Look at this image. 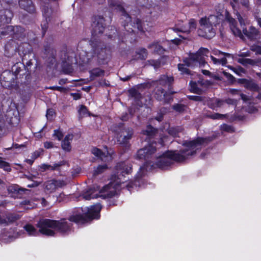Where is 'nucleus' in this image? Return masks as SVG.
Listing matches in <instances>:
<instances>
[{
	"label": "nucleus",
	"instance_id": "51",
	"mask_svg": "<svg viewBox=\"0 0 261 261\" xmlns=\"http://www.w3.org/2000/svg\"><path fill=\"white\" fill-rule=\"evenodd\" d=\"M189 98L191 100H193L194 101H199L202 100V97L199 96H190Z\"/></svg>",
	"mask_w": 261,
	"mask_h": 261
},
{
	"label": "nucleus",
	"instance_id": "45",
	"mask_svg": "<svg viewBox=\"0 0 261 261\" xmlns=\"http://www.w3.org/2000/svg\"><path fill=\"white\" fill-rule=\"evenodd\" d=\"M221 129L223 131L228 132H231L233 131V128L231 127V126L223 124L221 125Z\"/></svg>",
	"mask_w": 261,
	"mask_h": 261
},
{
	"label": "nucleus",
	"instance_id": "50",
	"mask_svg": "<svg viewBox=\"0 0 261 261\" xmlns=\"http://www.w3.org/2000/svg\"><path fill=\"white\" fill-rule=\"evenodd\" d=\"M41 153V151H39V150L35 151V152H34L32 155V159H33V160H34L36 159H37L38 157H39L40 156Z\"/></svg>",
	"mask_w": 261,
	"mask_h": 261
},
{
	"label": "nucleus",
	"instance_id": "17",
	"mask_svg": "<svg viewBox=\"0 0 261 261\" xmlns=\"http://www.w3.org/2000/svg\"><path fill=\"white\" fill-rule=\"evenodd\" d=\"M19 6L20 8L29 13L33 14L35 12V5L31 0H19Z\"/></svg>",
	"mask_w": 261,
	"mask_h": 261
},
{
	"label": "nucleus",
	"instance_id": "43",
	"mask_svg": "<svg viewBox=\"0 0 261 261\" xmlns=\"http://www.w3.org/2000/svg\"><path fill=\"white\" fill-rule=\"evenodd\" d=\"M64 164L65 162L64 161H61L58 163H54L53 165H51V170H58L60 167Z\"/></svg>",
	"mask_w": 261,
	"mask_h": 261
},
{
	"label": "nucleus",
	"instance_id": "33",
	"mask_svg": "<svg viewBox=\"0 0 261 261\" xmlns=\"http://www.w3.org/2000/svg\"><path fill=\"white\" fill-rule=\"evenodd\" d=\"M92 153L95 155V156H97V157H99V158H100V159L102 160V161H106V160L105 159V158H111V156H107L105 155V153H103L101 150H100L99 149L96 148V147H95V148H93L92 150Z\"/></svg>",
	"mask_w": 261,
	"mask_h": 261
},
{
	"label": "nucleus",
	"instance_id": "58",
	"mask_svg": "<svg viewBox=\"0 0 261 261\" xmlns=\"http://www.w3.org/2000/svg\"><path fill=\"white\" fill-rule=\"evenodd\" d=\"M130 78V76H126L124 77H120V80L122 81L125 82L129 80Z\"/></svg>",
	"mask_w": 261,
	"mask_h": 261
},
{
	"label": "nucleus",
	"instance_id": "57",
	"mask_svg": "<svg viewBox=\"0 0 261 261\" xmlns=\"http://www.w3.org/2000/svg\"><path fill=\"white\" fill-rule=\"evenodd\" d=\"M67 83V80L66 79H61L59 81V84L60 85H63Z\"/></svg>",
	"mask_w": 261,
	"mask_h": 261
},
{
	"label": "nucleus",
	"instance_id": "54",
	"mask_svg": "<svg viewBox=\"0 0 261 261\" xmlns=\"http://www.w3.org/2000/svg\"><path fill=\"white\" fill-rule=\"evenodd\" d=\"M156 120L158 121H161L163 119V114H159L158 116L155 118Z\"/></svg>",
	"mask_w": 261,
	"mask_h": 261
},
{
	"label": "nucleus",
	"instance_id": "25",
	"mask_svg": "<svg viewBox=\"0 0 261 261\" xmlns=\"http://www.w3.org/2000/svg\"><path fill=\"white\" fill-rule=\"evenodd\" d=\"M106 50H96V60L99 64H104L107 62L108 55Z\"/></svg>",
	"mask_w": 261,
	"mask_h": 261
},
{
	"label": "nucleus",
	"instance_id": "34",
	"mask_svg": "<svg viewBox=\"0 0 261 261\" xmlns=\"http://www.w3.org/2000/svg\"><path fill=\"white\" fill-rule=\"evenodd\" d=\"M245 82L244 83L245 87L252 91H256L258 90V86L252 81H248L245 80Z\"/></svg>",
	"mask_w": 261,
	"mask_h": 261
},
{
	"label": "nucleus",
	"instance_id": "23",
	"mask_svg": "<svg viewBox=\"0 0 261 261\" xmlns=\"http://www.w3.org/2000/svg\"><path fill=\"white\" fill-rule=\"evenodd\" d=\"M73 135L68 134L64 138L61 143L62 149L66 151H70L71 149V142L73 140Z\"/></svg>",
	"mask_w": 261,
	"mask_h": 261
},
{
	"label": "nucleus",
	"instance_id": "55",
	"mask_svg": "<svg viewBox=\"0 0 261 261\" xmlns=\"http://www.w3.org/2000/svg\"><path fill=\"white\" fill-rule=\"evenodd\" d=\"M128 116L127 113H125V115H123L121 116V119H122V120H123V121H126V120L128 119Z\"/></svg>",
	"mask_w": 261,
	"mask_h": 261
},
{
	"label": "nucleus",
	"instance_id": "2",
	"mask_svg": "<svg viewBox=\"0 0 261 261\" xmlns=\"http://www.w3.org/2000/svg\"><path fill=\"white\" fill-rule=\"evenodd\" d=\"M101 205L99 203L88 207L78 208L76 212L70 217L68 220L62 219L57 221L49 219L40 220L37 223V226L39 228L38 231L34 226L31 224H27L24 229L28 235L36 236L39 233L47 236H54L55 230L64 234L68 233L71 230V223L74 222L77 224H85L92 220L98 219L100 217V211Z\"/></svg>",
	"mask_w": 261,
	"mask_h": 261
},
{
	"label": "nucleus",
	"instance_id": "4",
	"mask_svg": "<svg viewBox=\"0 0 261 261\" xmlns=\"http://www.w3.org/2000/svg\"><path fill=\"white\" fill-rule=\"evenodd\" d=\"M221 15H210L201 17L199 20L197 34L199 36L210 39L216 34V27L222 19Z\"/></svg>",
	"mask_w": 261,
	"mask_h": 261
},
{
	"label": "nucleus",
	"instance_id": "61",
	"mask_svg": "<svg viewBox=\"0 0 261 261\" xmlns=\"http://www.w3.org/2000/svg\"><path fill=\"white\" fill-rule=\"evenodd\" d=\"M173 42L176 44H178L180 43V40H178V39H174L173 40H172Z\"/></svg>",
	"mask_w": 261,
	"mask_h": 261
},
{
	"label": "nucleus",
	"instance_id": "32",
	"mask_svg": "<svg viewBox=\"0 0 261 261\" xmlns=\"http://www.w3.org/2000/svg\"><path fill=\"white\" fill-rule=\"evenodd\" d=\"M223 103V101L219 99H214L208 103L209 107L213 110L220 108Z\"/></svg>",
	"mask_w": 261,
	"mask_h": 261
},
{
	"label": "nucleus",
	"instance_id": "19",
	"mask_svg": "<svg viewBox=\"0 0 261 261\" xmlns=\"http://www.w3.org/2000/svg\"><path fill=\"white\" fill-rule=\"evenodd\" d=\"M189 84L191 91L195 93H200L202 90V87L205 85V82L199 78L197 82L191 81Z\"/></svg>",
	"mask_w": 261,
	"mask_h": 261
},
{
	"label": "nucleus",
	"instance_id": "47",
	"mask_svg": "<svg viewBox=\"0 0 261 261\" xmlns=\"http://www.w3.org/2000/svg\"><path fill=\"white\" fill-rule=\"evenodd\" d=\"M40 171L44 172L46 170H51V165L43 164L40 166Z\"/></svg>",
	"mask_w": 261,
	"mask_h": 261
},
{
	"label": "nucleus",
	"instance_id": "20",
	"mask_svg": "<svg viewBox=\"0 0 261 261\" xmlns=\"http://www.w3.org/2000/svg\"><path fill=\"white\" fill-rule=\"evenodd\" d=\"M174 81L172 76H168L166 75H161L155 82L158 87H162L170 86Z\"/></svg>",
	"mask_w": 261,
	"mask_h": 261
},
{
	"label": "nucleus",
	"instance_id": "7",
	"mask_svg": "<svg viewBox=\"0 0 261 261\" xmlns=\"http://www.w3.org/2000/svg\"><path fill=\"white\" fill-rule=\"evenodd\" d=\"M205 64L202 50H198L195 54H190L189 58L184 60L183 64L178 65V69L182 74L190 75L191 71L188 67L203 66Z\"/></svg>",
	"mask_w": 261,
	"mask_h": 261
},
{
	"label": "nucleus",
	"instance_id": "38",
	"mask_svg": "<svg viewBox=\"0 0 261 261\" xmlns=\"http://www.w3.org/2000/svg\"><path fill=\"white\" fill-rule=\"evenodd\" d=\"M136 59L145 60L147 56L146 50H138L136 53Z\"/></svg>",
	"mask_w": 261,
	"mask_h": 261
},
{
	"label": "nucleus",
	"instance_id": "3",
	"mask_svg": "<svg viewBox=\"0 0 261 261\" xmlns=\"http://www.w3.org/2000/svg\"><path fill=\"white\" fill-rule=\"evenodd\" d=\"M237 16L242 27V32L237 27V23L235 19L231 17L227 12L226 13L225 20L229 23L232 34L235 36L239 37L240 39L245 41L247 39L250 41L256 40L259 36L258 30L252 26L249 27L248 29L244 28L245 25L248 23L247 20L245 18H243L238 12Z\"/></svg>",
	"mask_w": 261,
	"mask_h": 261
},
{
	"label": "nucleus",
	"instance_id": "13",
	"mask_svg": "<svg viewBox=\"0 0 261 261\" xmlns=\"http://www.w3.org/2000/svg\"><path fill=\"white\" fill-rule=\"evenodd\" d=\"M109 4L110 6L113 9L116 10L122 13V19L123 20L127 22L130 21L131 17L128 14L126 13L123 7L120 4L113 0H109Z\"/></svg>",
	"mask_w": 261,
	"mask_h": 261
},
{
	"label": "nucleus",
	"instance_id": "64",
	"mask_svg": "<svg viewBox=\"0 0 261 261\" xmlns=\"http://www.w3.org/2000/svg\"><path fill=\"white\" fill-rule=\"evenodd\" d=\"M257 22H258V24L260 25V27H261V18H258L257 19Z\"/></svg>",
	"mask_w": 261,
	"mask_h": 261
},
{
	"label": "nucleus",
	"instance_id": "1",
	"mask_svg": "<svg viewBox=\"0 0 261 261\" xmlns=\"http://www.w3.org/2000/svg\"><path fill=\"white\" fill-rule=\"evenodd\" d=\"M212 140L211 138L207 137L198 138L192 141H185L182 143L184 148L179 151H168L158 156L154 154L156 149L153 144H149L139 149L137 153L136 158L143 160L146 162L143 166L140 167L134 182H129L127 185L128 190L131 191L130 189L133 188L134 186L143 187L145 182L143 177L148 171L155 167L165 169L172 164L174 161H184L189 156L194 155L197 150L200 149Z\"/></svg>",
	"mask_w": 261,
	"mask_h": 261
},
{
	"label": "nucleus",
	"instance_id": "48",
	"mask_svg": "<svg viewBox=\"0 0 261 261\" xmlns=\"http://www.w3.org/2000/svg\"><path fill=\"white\" fill-rule=\"evenodd\" d=\"M44 146L46 149H50L54 147V144L52 142L47 141L44 143Z\"/></svg>",
	"mask_w": 261,
	"mask_h": 261
},
{
	"label": "nucleus",
	"instance_id": "62",
	"mask_svg": "<svg viewBox=\"0 0 261 261\" xmlns=\"http://www.w3.org/2000/svg\"><path fill=\"white\" fill-rule=\"evenodd\" d=\"M33 161H34L33 159V160L29 159V160H27V162L30 165L32 164V163H33Z\"/></svg>",
	"mask_w": 261,
	"mask_h": 261
},
{
	"label": "nucleus",
	"instance_id": "40",
	"mask_svg": "<svg viewBox=\"0 0 261 261\" xmlns=\"http://www.w3.org/2000/svg\"><path fill=\"white\" fill-rule=\"evenodd\" d=\"M207 117L213 119H223L225 118V115L215 113L211 114H208Z\"/></svg>",
	"mask_w": 261,
	"mask_h": 261
},
{
	"label": "nucleus",
	"instance_id": "37",
	"mask_svg": "<svg viewBox=\"0 0 261 261\" xmlns=\"http://www.w3.org/2000/svg\"><path fill=\"white\" fill-rule=\"evenodd\" d=\"M18 43L16 42L13 39L10 40L5 45V49H9L10 48L14 49H18Z\"/></svg>",
	"mask_w": 261,
	"mask_h": 261
},
{
	"label": "nucleus",
	"instance_id": "28",
	"mask_svg": "<svg viewBox=\"0 0 261 261\" xmlns=\"http://www.w3.org/2000/svg\"><path fill=\"white\" fill-rule=\"evenodd\" d=\"M18 219V217L16 215L9 214L6 216V218H4L0 215V225H6L8 223L12 222Z\"/></svg>",
	"mask_w": 261,
	"mask_h": 261
},
{
	"label": "nucleus",
	"instance_id": "41",
	"mask_svg": "<svg viewBox=\"0 0 261 261\" xmlns=\"http://www.w3.org/2000/svg\"><path fill=\"white\" fill-rule=\"evenodd\" d=\"M148 47L152 49H163L164 46L159 41H153L148 45Z\"/></svg>",
	"mask_w": 261,
	"mask_h": 261
},
{
	"label": "nucleus",
	"instance_id": "60",
	"mask_svg": "<svg viewBox=\"0 0 261 261\" xmlns=\"http://www.w3.org/2000/svg\"><path fill=\"white\" fill-rule=\"evenodd\" d=\"M41 201H42L41 203L43 205L46 206L47 205V204H46L47 202L44 198H42Z\"/></svg>",
	"mask_w": 261,
	"mask_h": 261
},
{
	"label": "nucleus",
	"instance_id": "49",
	"mask_svg": "<svg viewBox=\"0 0 261 261\" xmlns=\"http://www.w3.org/2000/svg\"><path fill=\"white\" fill-rule=\"evenodd\" d=\"M47 89L53 90H57L60 92H62L63 91L64 88L62 87H59V86H50Z\"/></svg>",
	"mask_w": 261,
	"mask_h": 261
},
{
	"label": "nucleus",
	"instance_id": "30",
	"mask_svg": "<svg viewBox=\"0 0 261 261\" xmlns=\"http://www.w3.org/2000/svg\"><path fill=\"white\" fill-rule=\"evenodd\" d=\"M105 71L103 70L100 69L98 68L93 69L89 71L90 78L91 81L95 79L96 77H99L104 74Z\"/></svg>",
	"mask_w": 261,
	"mask_h": 261
},
{
	"label": "nucleus",
	"instance_id": "29",
	"mask_svg": "<svg viewBox=\"0 0 261 261\" xmlns=\"http://www.w3.org/2000/svg\"><path fill=\"white\" fill-rule=\"evenodd\" d=\"M233 3L231 4V6L235 11V14L237 15V12L240 14L237 10L238 5L240 3L243 7L248 9L249 8V1L248 0H233Z\"/></svg>",
	"mask_w": 261,
	"mask_h": 261
},
{
	"label": "nucleus",
	"instance_id": "12",
	"mask_svg": "<svg viewBox=\"0 0 261 261\" xmlns=\"http://www.w3.org/2000/svg\"><path fill=\"white\" fill-rule=\"evenodd\" d=\"M80 60L83 64L90 63L92 60H96V50H90L87 51L86 50H82L79 55Z\"/></svg>",
	"mask_w": 261,
	"mask_h": 261
},
{
	"label": "nucleus",
	"instance_id": "53",
	"mask_svg": "<svg viewBox=\"0 0 261 261\" xmlns=\"http://www.w3.org/2000/svg\"><path fill=\"white\" fill-rule=\"evenodd\" d=\"M241 97L242 99L244 101H247L249 99L248 96L244 94H241Z\"/></svg>",
	"mask_w": 261,
	"mask_h": 261
},
{
	"label": "nucleus",
	"instance_id": "5",
	"mask_svg": "<svg viewBox=\"0 0 261 261\" xmlns=\"http://www.w3.org/2000/svg\"><path fill=\"white\" fill-rule=\"evenodd\" d=\"M92 27V38L89 41L91 47L93 48L99 47L100 44L101 43L100 39H98L99 35H101L103 32L106 24L105 23L104 18L101 16H96L93 17ZM89 41L87 40H83L81 42L80 44L83 43H88Z\"/></svg>",
	"mask_w": 261,
	"mask_h": 261
},
{
	"label": "nucleus",
	"instance_id": "63",
	"mask_svg": "<svg viewBox=\"0 0 261 261\" xmlns=\"http://www.w3.org/2000/svg\"><path fill=\"white\" fill-rule=\"evenodd\" d=\"M256 97L258 99H260L261 100V92L260 93H259L257 95V96H256Z\"/></svg>",
	"mask_w": 261,
	"mask_h": 261
},
{
	"label": "nucleus",
	"instance_id": "35",
	"mask_svg": "<svg viewBox=\"0 0 261 261\" xmlns=\"http://www.w3.org/2000/svg\"><path fill=\"white\" fill-rule=\"evenodd\" d=\"M129 93L132 97L136 100H139L141 98V95L138 91L135 89H131L129 90Z\"/></svg>",
	"mask_w": 261,
	"mask_h": 261
},
{
	"label": "nucleus",
	"instance_id": "56",
	"mask_svg": "<svg viewBox=\"0 0 261 261\" xmlns=\"http://www.w3.org/2000/svg\"><path fill=\"white\" fill-rule=\"evenodd\" d=\"M202 72L203 74L208 75V76H210L211 74V72L209 71L208 70H202Z\"/></svg>",
	"mask_w": 261,
	"mask_h": 261
},
{
	"label": "nucleus",
	"instance_id": "44",
	"mask_svg": "<svg viewBox=\"0 0 261 261\" xmlns=\"http://www.w3.org/2000/svg\"><path fill=\"white\" fill-rule=\"evenodd\" d=\"M53 136L57 138L59 141H60L63 137V134L60 129H55L54 130Z\"/></svg>",
	"mask_w": 261,
	"mask_h": 261
},
{
	"label": "nucleus",
	"instance_id": "36",
	"mask_svg": "<svg viewBox=\"0 0 261 261\" xmlns=\"http://www.w3.org/2000/svg\"><path fill=\"white\" fill-rule=\"evenodd\" d=\"M0 168H2L4 170L7 172H10L11 170L10 164L5 161H3L1 158H0Z\"/></svg>",
	"mask_w": 261,
	"mask_h": 261
},
{
	"label": "nucleus",
	"instance_id": "8",
	"mask_svg": "<svg viewBox=\"0 0 261 261\" xmlns=\"http://www.w3.org/2000/svg\"><path fill=\"white\" fill-rule=\"evenodd\" d=\"M112 129L116 134L118 143L126 147H128L134 134L133 129L130 127H124L123 123L114 125Z\"/></svg>",
	"mask_w": 261,
	"mask_h": 261
},
{
	"label": "nucleus",
	"instance_id": "6",
	"mask_svg": "<svg viewBox=\"0 0 261 261\" xmlns=\"http://www.w3.org/2000/svg\"><path fill=\"white\" fill-rule=\"evenodd\" d=\"M116 194V191L111 185L104 186L100 191L97 186H93L92 187L88 188L83 193L82 197L85 200H89L98 197H102L103 198H111Z\"/></svg>",
	"mask_w": 261,
	"mask_h": 261
},
{
	"label": "nucleus",
	"instance_id": "52",
	"mask_svg": "<svg viewBox=\"0 0 261 261\" xmlns=\"http://www.w3.org/2000/svg\"><path fill=\"white\" fill-rule=\"evenodd\" d=\"M79 111L81 114H86L87 109L85 106H81Z\"/></svg>",
	"mask_w": 261,
	"mask_h": 261
},
{
	"label": "nucleus",
	"instance_id": "14",
	"mask_svg": "<svg viewBox=\"0 0 261 261\" xmlns=\"http://www.w3.org/2000/svg\"><path fill=\"white\" fill-rule=\"evenodd\" d=\"M117 171V174L119 176L120 174L123 175L124 174H129L131 172L132 165L128 162H121L118 163L115 167Z\"/></svg>",
	"mask_w": 261,
	"mask_h": 261
},
{
	"label": "nucleus",
	"instance_id": "59",
	"mask_svg": "<svg viewBox=\"0 0 261 261\" xmlns=\"http://www.w3.org/2000/svg\"><path fill=\"white\" fill-rule=\"evenodd\" d=\"M20 236V232H17L15 236H11L9 235L8 237L10 239H11L12 238H16L19 237Z\"/></svg>",
	"mask_w": 261,
	"mask_h": 261
},
{
	"label": "nucleus",
	"instance_id": "10",
	"mask_svg": "<svg viewBox=\"0 0 261 261\" xmlns=\"http://www.w3.org/2000/svg\"><path fill=\"white\" fill-rule=\"evenodd\" d=\"M16 75L9 70H6L1 74L0 82L1 86L5 88H10L14 86Z\"/></svg>",
	"mask_w": 261,
	"mask_h": 261
},
{
	"label": "nucleus",
	"instance_id": "21",
	"mask_svg": "<svg viewBox=\"0 0 261 261\" xmlns=\"http://www.w3.org/2000/svg\"><path fill=\"white\" fill-rule=\"evenodd\" d=\"M1 24H0V27ZM2 30H0V38L2 36H5L6 35H12L15 33V31H19L22 30L21 28L19 26L13 27L12 25H7L5 28H2Z\"/></svg>",
	"mask_w": 261,
	"mask_h": 261
},
{
	"label": "nucleus",
	"instance_id": "18",
	"mask_svg": "<svg viewBox=\"0 0 261 261\" xmlns=\"http://www.w3.org/2000/svg\"><path fill=\"white\" fill-rule=\"evenodd\" d=\"M13 16V13L9 9H4L0 11V21L3 24L9 23L11 21Z\"/></svg>",
	"mask_w": 261,
	"mask_h": 261
},
{
	"label": "nucleus",
	"instance_id": "26",
	"mask_svg": "<svg viewBox=\"0 0 261 261\" xmlns=\"http://www.w3.org/2000/svg\"><path fill=\"white\" fill-rule=\"evenodd\" d=\"M167 131L170 136L176 137L183 134L184 129L181 126H174L169 127Z\"/></svg>",
	"mask_w": 261,
	"mask_h": 261
},
{
	"label": "nucleus",
	"instance_id": "24",
	"mask_svg": "<svg viewBox=\"0 0 261 261\" xmlns=\"http://www.w3.org/2000/svg\"><path fill=\"white\" fill-rule=\"evenodd\" d=\"M129 23H130V25H131L134 28H137L139 30H140L141 31H143V28L141 25V21L139 19L136 18L135 19V20L133 22H132V20H131L130 21H129V22L125 21V23L123 24L124 27L125 28V29L128 32L131 33V32H133V30L132 29H130V30H129V29H130V28H128V29H127L126 28V27H128L129 25V24H128Z\"/></svg>",
	"mask_w": 261,
	"mask_h": 261
},
{
	"label": "nucleus",
	"instance_id": "27",
	"mask_svg": "<svg viewBox=\"0 0 261 261\" xmlns=\"http://www.w3.org/2000/svg\"><path fill=\"white\" fill-rule=\"evenodd\" d=\"M189 29H187L185 27H181L180 28H173V30L174 31L177 32H182L185 33H189L192 30L195 29L196 27V21L194 19H192L189 22Z\"/></svg>",
	"mask_w": 261,
	"mask_h": 261
},
{
	"label": "nucleus",
	"instance_id": "31",
	"mask_svg": "<svg viewBox=\"0 0 261 261\" xmlns=\"http://www.w3.org/2000/svg\"><path fill=\"white\" fill-rule=\"evenodd\" d=\"M157 131L158 130L156 128L153 127L150 125H148L145 129L142 130V134L146 135L149 138H152L155 135Z\"/></svg>",
	"mask_w": 261,
	"mask_h": 261
},
{
	"label": "nucleus",
	"instance_id": "46",
	"mask_svg": "<svg viewBox=\"0 0 261 261\" xmlns=\"http://www.w3.org/2000/svg\"><path fill=\"white\" fill-rule=\"evenodd\" d=\"M54 115L55 112L53 109H49L47 110L46 116L48 120H51Z\"/></svg>",
	"mask_w": 261,
	"mask_h": 261
},
{
	"label": "nucleus",
	"instance_id": "22",
	"mask_svg": "<svg viewBox=\"0 0 261 261\" xmlns=\"http://www.w3.org/2000/svg\"><path fill=\"white\" fill-rule=\"evenodd\" d=\"M219 55H223V57L220 58H216L213 56H211V60L215 64H221L225 65L227 63V58H230L231 56L230 54L221 52L219 50Z\"/></svg>",
	"mask_w": 261,
	"mask_h": 261
},
{
	"label": "nucleus",
	"instance_id": "15",
	"mask_svg": "<svg viewBox=\"0 0 261 261\" xmlns=\"http://www.w3.org/2000/svg\"><path fill=\"white\" fill-rule=\"evenodd\" d=\"M155 98L161 101H163L164 103H169L171 100V98L168 97L167 92L162 87H157L155 90Z\"/></svg>",
	"mask_w": 261,
	"mask_h": 261
},
{
	"label": "nucleus",
	"instance_id": "11",
	"mask_svg": "<svg viewBox=\"0 0 261 261\" xmlns=\"http://www.w3.org/2000/svg\"><path fill=\"white\" fill-rule=\"evenodd\" d=\"M66 185V182L63 180H51L44 184L45 191L46 193L54 192L57 188H62Z\"/></svg>",
	"mask_w": 261,
	"mask_h": 261
},
{
	"label": "nucleus",
	"instance_id": "39",
	"mask_svg": "<svg viewBox=\"0 0 261 261\" xmlns=\"http://www.w3.org/2000/svg\"><path fill=\"white\" fill-rule=\"evenodd\" d=\"M107 168L108 167L107 165H99L95 169H94L93 175H96L102 173L105 170L107 169Z\"/></svg>",
	"mask_w": 261,
	"mask_h": 261
},
{
	"label": "nucleus",
	"instance_id": "42",
	"mask_svg": "<svg viewBox=\"0 0 261 261\" xmlns=\"http://www.w3.org/2000/svg\"><path fill=\"white\" fill-rule=\"evenodd\" d=\"M186 108V106L182 104H176L173 106V109L176 112L181 113L184 112Z\"/></svg>",
	"mask_w": 261,
	"mask_h": 261
},
{
	"label": "nucleus",
	"instance_id": "16",
	"mask_svg": "<svg viewBox=\"0 0 261 261\" xmlns=\"http://www.w3.org/2000/svg\"><path fill=\"white\" fill-rule=\"evenodd\" d=\"M42 14L45 20L41 23L42 29L43 31V35H44L47 29L48 20H50V16L52 14V10L50 8H49L48 6H44L42 9Z\"/></svg>",
	"mask_w": 261,
	"mask_h": 261
},
{
	"label": "nucleus",
	"instance_id": "9",
	"mask_svg": "<svg viewBox=\"0 0 261 261\" xmlns=\"http://www.w3.org/2000/svg\"><path fill=\"white\" fill-rule=\"evenodd\" d=\"M62 54L64 55L62 60V67L66 73H70L73 71V64H77L75 53L72 50H64Z\"/></svg>",
	"mask_w": 261,
	"mask_h": 261
}]
</instances>
